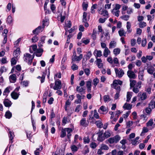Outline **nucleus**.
<instances>
[{
	"mask_svg": "<svg viewBox=\"0 0 155 155\" xmlns=\"http://www.w3.org/2000/svg\"><path fill=\"white\" fill-rule=\"evenodd\" d=\"M120 139V137L119 135H116L113 137L109 138L108 140V142L110 144L114 143H117Z\"/></svg>",
	"mask_w": 155,
	"mask_h": 155,
	"instance_id": "obj_1",
	"label": "nucleus"
},
{
	"mask_svg": "<svg viewBox=\"0 0 155 155\" xmlns=\"http://www.w3.org/2000/svg\"><path fill=\"white\" fill-rule=\"evenodd\" d=\"M61 80L59 79L57 80L55 82V85L53 87L54 90H58L61 88Z\"/></svg>",
	"mask_w": 155,
	"mask_h": 155,
	"instance_id": "obj_2",
	"label": "nucleus"
},
{
	"mask_svg": "<svg viewBox=\"0 0 155 155\" xmlns=\"http://www.w3.org/2000/svg\"><path fill=\"white\" fill-rule=\"evenodd\" d=\"M97 134H98V136L97 138L98 141L101 142L104 140V131L103 130H100Z\"/></svg>",
	"mask_w": 155,
	"mask_h": 155,
	"instance_id": "obj_3",
	"label": "nucleus"
},
{
	"mask_svg": "<svg viewBox=\"0 0 155 155\" xmlns=\"http://www.w3.org/2000/svg\"><path fill=\"white\" fill-rule=\"evenodd\" d=\"M115 71L116 75L119 78H121L124 74V72L122 69H121L119 70L117 68H115Z\"/></svg>",
	"mask_w": 155,
	"mask_h": 155,
	"instance_id": "obj_4",
	"label": "nucleus"
},
{
	"mask_svg": "<svg viewBox=\"0 0 155 155\" xmlns=\"http://www.w3.org/2000/svg\"><path fill=\"white\" fill-rule=\"evenodd\" d=\"M127 75L130 79H135L137 77L134 72L131 70H128L127 71Z\"/></svg>",
	"mask_w": 155,
	"mask_h": 155,
	"instance_id": "obj_5",
	"label": "nucleus"
},
{
	"mask_svg": "<svg viewBox=\"0 0 155 155\" xmlns=\"http://www.w3.org/2000/svg\"><path fill=\"white\" fill-rule=\"evenodd\" d=\"M31 58H33V57H31V55L29 53H26L24 54V60L26 62Z\"/></svg>",
	"mask_w": 155,
	"mask_h": 155,
	"instance_id": "obj_6",
	"label": "nucleus"
},
{
	"mask_svg": "<svg viewBox=\"0 0 155 155\" xmlns=\"http://www.w3.org/2000/svg\"><path fill=\"white\" fill-rule=\"evenodd\" d=\"M3 103L5 107H8L11 106L12 104L11 102L10 101L6 99L4 100Z\"/></svg>",
	"mask_w": 155,
	"mask_h": 155,
	"instance_id": "obj_7",
	"label": "nucleus"
},
{
	"mask_svg": "<svg viewBox=\"0 0 155 155\" xmlns=\"http://www.w3.org/2000/svg\"><path fill=\"white\" fill-rule=\"evenodd\" d=\"M85 89H84L83 87H81L80 86H77L76 87V91H77L80 93L81 94H84L85 93Z\"/></svg>",
	"mask_w": 155,
	"mask_h": 155,
	"instance_id": "obj_8",
	"label": "nucleus"
},
{
	"mask_svg": "<svg viewBox=\"0 0 155 155\" xmlns=\"http://www.w3.org/2000/svg\"><path fill=\"white\" fill-rule=\"evenodd\" d=\"M80 124L84 127H87L88 125V124L86 123V119L85 118H82L80 121Z\"/></svg>",
	"mask_w": 155,
	"mask_h": 155,
	"instance_id": "obj_9",
	"label": "nucleus"
},
{
	"mask_svg": "<svg viewBox=\"0 0 155 155\" xmlns=\"http://www.w3.org/2000/svg\"><path fill=\"white\" fill-rule=\"evenodd\" d=\"M66 132H67V137L68 139L70 138L71 135V133L72 131V130L71 128H65Z\"/></svg>",
	"mask_w": 155,
	"mask_h": 155,
	"instance_id": "obj_10",
	"label": "nucleus"
},
{
	"mask_svg": "<svg viewBox=\"0 0 155 155\" xmlns=\"http://www.w3.org/2000/svg\"><path fill=\"white\" fill-rule=\"evenodd\" d=\"M20 51L19 48H17L14 51L13 53V56L15 58H17L20 54Z\"/></svg>",
	"mask_w": 155,
	"mask_h": 155,
	"instance_id": "obj_11",
	"label": "nucleus"
},
{
	"mask_svg": "<svg viewBox=\"0 0 155 155\" xmlns=\"http://www.w3.org/2000/svg\"><path fill=\"white\" fill-rule=\"evenodd\" d=\"M94 54H96L97 57H100L102 55V52L101 50H95L94 53Z\"/></svg>",
	"mask_w": 155,
	"mask_h": 155,
	"instance_id": "obj_12",
	"label": "nucleus"
},
{
	"mask_svg": "<svg viewBox=\"0 0 155 155\" xmlns=\"http://www.w3.org/2000/svg\"><path fill=\"white\" fill-rule=\"evenodd\" d=\"M132 105L125 103L123 106V108L127 110H130L132 108Z\"/></svg>",
	"mask_w": 155,
	"mask_h": 155,
	"instance_id": "obj_13",
	"label": "nucleus"
},
{
	"mask_svg": "<svg viewBox=\"0 0 155 155\" xmlns=\"http://www.w3.org/2000/svg\"><path fill=\"white\" fill-rule=\"evenodd\" d=\"M116 42L115 41H111L109 45V48H115L116 45Z\"/></svg>",
	"mask_w": 155,
	"mask_h": 155,
	"instance_id": "obj_14",
	"label": "nucleus"
},
{
	"mask_svg": "<svg viewBox=\"0 0 155 155\" xmlns=\"http://www.w3.org/2000/svg\"><path fill=\"white\" fill-rule=\"evenodd\" d=\"M110 52V51L107 48H105L104 49L103 53V55L105 57H107L109 53Z\"/></svg>",
	"mask_w": 155,
	"mask_h": 155,
	"instance_id": "obj_15",
	"label": "nucleus"
},
{
	"mask_svg": "<svg viewBox=\"0 0 155 155\" xmlns=\"http://www.w3.org/2000/svg\"><path fill=\"white\" fill-rule=\"evenodd\" d=\"M155 71L154 68L153 67H150V68H148L147 70V71L148 73L150 74H152L153 73V72Z\"/></svg>",
	"mask_w": 155,
	"mask_h": 155,
	"instance_id": "obj_16",
	"label": "nucleus"
},
{
	"mask_svg": "<svg viewBox=\"0 0 155 155\" xmlns=\"http://www.w3.org/2000/svg\"><path fill=\"white\" fill-rule=\"evenodd\" d=\"M41 26H39L35 29L33 30V33L34 34H38L40 32V30L41 29Z\"/></svg>",
	"mask_w": 155,
	"mask_h": 155,
	"instance_id": "obj_17",
	"label": "nucleus"
},
{
	"mask_svg": "<svg viewBox=\"0 0 155 155\" xmlns=\"http://www.w3.org/2000/svg\"><path fill=\"white\" fill-rule=\"evenodd\" d=\"M83 57V55L82 54H80L79 56H77L76 58H73L72 60L73 61H80Z\"/></svg>",
	"mask_w": 155,
	"mask_h": 155,
	"instance_id": "obj_18",
	"label": "nucleus"
},
{
	"mask_svg": "<svg viewBox=\"0 0 155 155\" xmlns=\"http://www.w3.org/2000/svg\"><path fill=\"white\" fill-rule=\"evenodd\" d=\"M95 123L98 127L99 128H101L102 127L103 124L101 121L99 120L96 121L95 122Z\"/></svg>",
	"mask_w": 155,
	"mask_h": 155,
	"instance_id": "obj_19",
	"label": "nucleus"
},
{
	"mask_svg": "<svg viewBox=\"0 0 155 155\" xmlns=\"http://www.w3.org/2000/svg\"><path fill=\"white\" fill-rule=\"evenodd\" d=\"M130 88L134 87L136 84V81L134 80H132L131 79H130Z\"/></svg>",
	"mask_w": 155,
	"mask_h": 155,
	"instance_id": "obj_20",
	"label": "nucleus"
},
{
	"mask_svg": "<svg viewBox=\"0 0 155 155\" xmlns=\"http://www.w3.org/2000/svg\"><path fill=\"white\" fill-rule=\"evenodd\" d=\"M104 135L105 140V138L109 137L110 136L111 134L109 131L107 130L104 133Z\"/></svg>",
	"mask_w": 155,
	"mask_h": 155,
	"instance_id": "obj_21",
	"label": "nucleus"
},
{
	"mask_svg": "<svg viewBox=\"0 0 155 155\" xmlns=\"http://www.w3.org/2000/svg\"><path fill=\"white\" fill-rule=\"evenodd\" d=\"M11 96L14 99H17L18 97V94L14 92H13L11 94Z\"/></svg>",
	"mask_w": 155,
	"mask_h": 155,
	"instance_id": "obj_22",
	"label": "nucleus"
},
{
	"mask_svg": "<svg viewBox=\"0 0 155 155\" xmlns=\"http://www.w3.org/2000/svg\"><path fill=\"white\" fill-rule=\"evenodd\" d=\"M111 12L113 15H114L117 17H118L119 16L120 11L116 10L115 9H113L111 11Z\"/></svg>",
	"mask_w": 155,
	"mask_h": 155,
	"instance_id": "obj_23",
	"label": "nucleus"
},
{
	"mask_svg": "<svg viewBox=\"0 0 155 155\" xmlns=\"http://www.w3.org/2000/svg\"><path fill=\"white\" fill-rule=\"evenodd\" d=\"M71 102L69 101V99H68L66 102L64 108L65 111L68 110V107L71 105Z\"/></svg>",
	"mask_w": 155,
	"mask_h": 155,
	"instance_id": "obj_24",
	"label": "nucleus"
},
{
	"mask_svg": "<svg viewBox=\"0 0 155 155\" xmlns=\"http://www.w3.org/2000/svg\"><path fill=\"white\" fill-rule=\"evenodd\" d=\"M5 116L7 118H10L12 116V113L9 111L8 110L5 113Z\"/></svg>",
	"mask_w": 155,
	"mask_h": 155,
	"instance_id": "obj_25",
	"label": "nucleus"
},
{
	"mask_svg": "<svg viewBox=\"0 0 155 155\" xmlns=\"http://www.w3.org/2000/svg\"><path fill=\"white\" fill-rule=\"evenodd\" d=\"M120 50L118 48L114 49L113 50V53L115 55H117L120 54Z\"/></svg>",
	"mask_w": 155,
	"mask_h": 155,
	"instance_id": "obj_26",
	"label": "nucleus"
},
{
	"mask_svg": "<svg viewBox=\"0 0 155 155\" xmlns=\"http://www.w3.org/2000/svg\"><path fill=\"white\" fill-rule=\"evenodd\" d=\"M131 27V25L130 22L127 21V31L129 32H131V29H130V28Z\"/></svg>",
	"mask_w": 155,
	"mask_h": 155,
	"instance_id": "obj_27",
	"label": "nucleus"
},
{
	"mask_svg": "<svg viewBox=\"0 0 155 155\" xmlns=\"http://www.w3.org/2000/svg\"><path fill=\"white\" fill-rule=\"evenodd\" d=\"M8 131L9 133V137L10 138L11 140L12 141V140L13 139L15 136L13 132H12L11 131H10L9 129H8Z\"/></svg>",
	"mask_w": 155,
	"mask_h": 155,
	"instance_id": "obj_28",
	"label": "nucleus"
},
{
	"mask_svg": "<svg viewBox=\"0 0 155 155\" xmlns=\"http://www.w3.org/2000/svg\"><path fill=\"white\" fill-rule=\"evenodd\" d=\"M66 136V132L65 128L62 129L61 130V134L60 135V137L63 138L64 137Z\"/></svg>",
	"mask_w": 155,
	"mask_h": 155,
	"instance_id": "obj_29",
	"label": "nucleus"
},
{
	"mask_svg": "<svg viewBox=\"0 0 155 155\" xmlns=\"http://www.w3.org/2000/svg\"><path fill=\"white\" fill-rule=\"evenodd\" d=\"M139 26L141 28H143L147 25L146 23L144 21H141L139 23Z\"/></svg>",
	"mask_w": 155,
	"mask_h": 155,
	"instance_id": "obj_30",
	"label": "nucleus"
},
{
	"mask_svg": "<svg viewBox=\"0 0 155 155\" xmlns=\"http://www.w3.org/2000/svg\"><path fill=\"white\" fill-rule=\"evenodd\" d=\"M131 93L130 92H127V102H129L130 100L131 97Z\"/></svg>",
	"mask_w": 155,
	"mask_h": 155,
	"instance_id": "obj_31",
	"label": "nucleus"
},
{
	"mask_svg": "<svg viewBox=\"0 0 155 155\" xmlns=\"http://www.w3.org/2000/svg\"><path fill=\"white\" fill-rule=\"evenodd\" d=\"M153 119H151L146 123V125L147 127L151 126L153 124Z\"/></svg>",
	"mask_w": 155,
	"mask_h": 155,
	"instance_id": "obj_32",
	"label": "nucleus"
},
{
	"mask_svg": "<svg viewBox=\"0 0 155 155\" xmlns=\"http://www.w3.org/2000/svg\"><path fill=\"white\" fill-rule=\"evenodd\" d=\"M147 98L146 93L144 92L142 93L140 97V99L142 101L145 100Z\"/></svg>",
	"mask_w": 155,
	"mask_h": 155,
	"instance_id": "obj_33",
	"label": "nucleus"
},
{
	"mask_svg": "<svg viewBox=\"0 0 155 155\" xmlns=\"http://www.w3.org/2000/svg\"><path fill=\"white\" fill-rule=\"evenodd\" d=\"M101 148L102 150H107L109 149V147L107 145L104 144H102L101 145Z\"/></svg>",
	"mask_w": 155,
	"mask_h": 155,
	"instance_id": "obj_34",
	"label": "nucleus"
},
{
	"mask_svg": "<svg viewBox=\"0 0 155 155\" xmlns=\"http://www.w3.org/2000/svg\"><path fill=\"white\" fill-rule=\"evenodd\" d=\"M103 99L104 101L105 102L107 101H110V98L109 95H105L104 96Z\"/></svg>",
	"mask_w": 155,
	"mask_h": 155,
	"instance_id": "obj_35",
	"label": "nucleus"
},
{
	"mask_svg": "<svg viewBox=\"0 0 155 155\" xmlns=\"http://www.w3.org/2000/svg\"><path fill=\"white\" fill-rule=\"evenodd\" d=\"M9 79H11L13 81V82H15L16 80L15 75V74H13L11 75L9 77Z\"/></svg>",
	"mask_w": 155,
	"mask_h": 155,
	"instance_id": "obj_36",
	"label": "nucleus"
},
{
	"mask_svg": "<svg viewBox=\"0 0 155 155\" xmlns=\"http://www.w3.org/2000/svg\"><path fill=\"white\" fill-rule=\"evenodd\" d=\"M130 18V16L129 15H123L120 17V18L122 19L125 20L127 21Z\"/></svg>",
	"mask_w": 155,
	"mask_h": 155,
	"instance_id": "obj_37",
	"label": "nucleus"
},
{
	"mask_svg": "<svg viewBox=\"0 0 155 155\" xmlns=\"http://www.w3.org/2000/svg\"><path fill=\"white\" fill-rule=\"evenodd\" d=\"M118 33L119 35L121 37L123 36H125V35H124V29L122 28L120 29L118 31Z\"/></svg>",
	"mask_w": 155,
	"mask_h": 155,
	"instance_id": "obj_38",
	"label": "nucleus"
},
{
	"mask_svg": "<svg viewBox=\"0 0 155 155\" xmlns=\"http://www.w3.org/2000/svg\"><path fill=\"white\" fill-rule=\"evenodd\" d=\"M87 13L86 12H84L83 14V22H86L87 21Z\"/></svg>",
	"mask_w": 155,
	"mask_h": 155,
	"instance_id": "obj_39",
	"label": "nucleus"
},
{
	"mask_svg": "<svg viewBox=\"0 0 155 155\" xmlns=\"http://www.w3.org/2000/svg\"><path fill=\"white\" fill-rule=\"evenodd\" d=\"M84 143H88L90 142V139L88 137H84L83 138Z\"/></svg>",
	"mask_w": 155,
	"mask_h": 155,
	"instance_id": "obj_40",
	"label": "nucleus"
},
{
	"mask_svg": "<svg viewBox=\"0 0 155 155\" xmlns=\"http://www.w3.org/2000/svg\"><path fill=\"white\" fill-rule=\"evenodd\" d=\"M71 149L72 151L74 152H75L77 151L78 149L77 147L75 145H73L71 146Z\"/></svg>",
	"mask_w": 155,
	"mask_h": 155,
	"instance_id": "obj_41",
	"label": "nucleus"
},
{
	"mask_svg": "<svg viewBox=\"0 0 155 155\" xmlns=\"http://www.w3.org/2000/svg\"><path fill=\"white\" fill-rule=\"evenodd\" d=\"M97 6V5L96 4H95L92 5L91 7V13L92 14H94L95 12V11L94 9L96 8V6Z\"/></svg>",
	"mask_w": 155,
	"mask_h": 155,
	"instance_id": "obj_42",
	"label": "nucleus"
},
{
	"mask_svg": "<svg viewBox=\"0 0 155 155\" xmlns=\"http://www.w3.org/2000/svg\"><path fill=\"white\" fill-rule=\"evenodd\" d=\"M94 117L97 119H99V114L97 112V111L96 110H94Z\"/></svg>",
	"mask_w": 155,
	"mask_h": 155,
	"instance_id": "obj_43",
	"label": "nucleus"
},
{
	"mask_svg": "<svg viewBox=\"0 0 155 155\" xmlns=\"http://www.w3.org/2000/svg\"><path fill=\"white\" fill-rule=\"evenodd\" d=\"M99 80L98 78H95L93 80L94 85V86H96L97 84L99 83Z\"/></svg>",
	"mask_w": 155,
	"mask_h": 155,
	"instance_id": "obj_44",
	"label": "nucleus"
},
{
	"mask_svg": "<svg viewBox=\"0 0 155 155\" xmlns=\"http://www.w3.org/2000/svg\"><path fill=\"white\" fill-rule=\"evenodd\" d=\"M10 92V91L9 90V88L8 87H7L6 88L3 93V94L4 95H6L7 94H8Z\"/></svg>",
	"mask_w": 155,
	"mask_h": 155,
	"instance_id": "obj_45",
	"label": "nucleus"
},
{
	"mask_svg": "<svg viewBox=\"0 0 155 155\" xmlns=\"http://www.w3.org/2000/svg\"><path fill=\"white\" fill-rule=\"evenodd\" d=\"M92 55V54L91 53V52L90 51L88 52L87 54L86 55V61L89 59L90 58H91V56Z\"/></svg>",
	"mask_w": 155,
	"mask_h": 155,
	"instance_id": "obj_46",
	"label": "nucleus"
},
{
	"mask_svg": "<svg viewBox=\"0 0 155 155\" xmlns=\"http://www.w3.org/2000/svg\"><path fill=\"white\" fill-rule=\"evenodd\" d=\"M97 147L96 143L94 142H92L90 144V147L92 149L95 148Z\"/></svg>",
	"mask_w": 155,
	"mask_h": 155,
	"instance_id": "obj_47",
	"label": "nucleus"
},
{
	"mask_svg": "<svg viewBox=\"0 0 155 155\" xmlns=\"http://www.w3.org/2000/svg\"><path fill=\"white\" fill-rule=\"evenodd\" d=\"M142 84V82L140 81H139L138 82V83L135 85V86L134 87H136L137 88H138V89L140 88L141 87V84Z\"/></svg>",
	"mask_w": 155,
	"mask_h": 155,
	"instance_id": "obj_48",
	"label": "nucleus"
},
{
	"mask_svg": "<svg viewBox=\"0 0 155 155\" xmlns=\"http://www.w3.org/2000/svg\"><path fill=\"white\" fill-rule=\"evenodd\" d=\"M101 14L103 15L104 16H106L108 15V13L106 10H103L102 11Z\"/></svg>",
	"mask_w": 155,
	"mask_h": 155,
	"instance_id": "obj_49",
	"label": "nucleus"
},
{
	"mask_svg": "<svg viewBox=\"0 0 155 155\" xmlns=\"http://www.w3.org/2000/svg\"><path fill=\"white\" fill-rule=\"evenodd\" d=\"M117 82V80H114L113 81V84H111L112 87H114V88H116V87L118 85Z\"/></svg>",
	"mask_w": 155,
	"mask_h": 155,
	"instance_id": "obj_50",
	"label": "nucleus"
},
{
	"mask_svg": "<svg viewBox=\"0 0 155 155\" xmlns=\"http://www.w3.org/2000/svg\"><path fill=\"white\" fill-rule=\"evenodd\" d=\"M85 73L87 76H88L90 73V70L88 68H85L84 70Z\"/></svg>",
	"mask_w": 155,
	"mask_h": 155,
	"instance_id": "obj_51",
	"label": "nucleus"
},
{
	"mask_svg": "<svg viewBox=\"0 0 155 155\" xmlns=\"http://www.w3.org/2000/svg\"><path fill=\"white\" fill-rule=\"evenodd\" d=\"M81 107V105H77L75 110V111L77 112H79Z\"/></svg>",
	"mask_w": 155,
	"mask_h": 155,
	"instance_id": "obj_52",
	"label": "nucleus"
},
{
	"mask_svg": "<svg viewBox=\"0 0 155 155\" xmlns=\"http://www.w3.org/2000/svg\"><path fill=\"white\" fill-rule=\"evenodd\" d=\"M45 76V73H43V74L41 77V83H43L44 82Z\"/></svg>",
	"mask_w": 155,
	"mask_h": 155,
	"instance_id": "obj_53",
	"label": "nucleus"
},
{
	"mask_svg": "<svg viewBox=\"0 0 155 155\" xmlns=\"http://www.w3.org/2000/svg\"><path fill=\"white\" fill-rule=\"evenodd\" d=\"M71 68L73 71L76 70L78 69V66L75 64H73Z\"/></svg>",
	"mask_w": 155,
	"mask_h": 155,
	"instance_id": "obj_54",
	"label": "nucleus"
},
{
	"mask_svg": "<svg viewBox=\"0 0 155 155\" xmlns=\"http://www.w3.org/2000/svg\"><path fill=\"white\" fill-rule=\"evenodd\" d=\"M82 6L83 10L84 11H86L88 6V4H85L84 2Z\"/></svg>",
	"mask_w": 155,
	"mask_h": 155,
	"instance_id": "obj_55",
	"label": "nucleus"
},
{
	"mask_svg": "<svg viewBox=\"0 0 155 155\" xmlns=\"http://www.w3.org/2000/svg\"><path fill=\"white\" fill-rule=\"evenodd\" d=\"M147 43V39L146 38H144L143 39L142 41V46L143 47H144Z\"/></svg>",
	"mask_w": 155,
	"mask_h": 155,
	"instance_id": "obj_56",
	"label": "nucleus"
},
{
	"mask_svg": "<svg viewBox=\"0 0 155 155\" xmlns=\"http://www.w3.org/2000/svg\"><path fill=\"white\" fill-rule=\"evenodd\" d=\"M153 105V107H152V109L155 108V101L153 102L152 101H151L148 104L149 107H150V106H152Z\"/></svg>",
	"mask_w": 155,
	"mask_h": 155,
	"instance_id": "obj_57",
	"label": "nucleus"
},
{
	"mask_svg": "<svg viewBox=\"0 0 155 155\" xmlns=\"http://www.w3.org/2000/svg\"><path fill=\"white\" fill-rule=\"evenodd\" d=\"M76 97L78 99L81 100V99H84L85 97V96L84 95L81 96L79 94H77L76 95Z\"/></svg>",
	"mask_w": 155,
	"mask_h": 155,
	"instance_id": "obj_58",
	"label": "nucleus"
},
{
	"mask_svg": "<svg viewBox=\"0 0 155 155\" xmlns=\"http://www.w3.org/2000/svg\"><path fill=\"white\" fill-rule=\"evenodd\" d=\"M32 41L33 42H36L38 40V38L37 36H35L32 38Z\"/></svg>",
	"mask_w": 155,
	"mask_h": 155,
	"instance_id": "obj_59",
	"label": "nucleus"
},
{
	"mask_svg": "<svg viewBox=\"0 0 155 155\" xmlns=\"http://www.w3.org/2000/svg\"><path fill=\"white\" fill-rule=\"evenodd\" d=\"M11 63L12 65H14L16 63V61L14 58H12L11 59Z\"/></svg>",
	"mask_w": 155,
	"mask_h": 155,
	"instance_id": "obj_60",
	"label": "nucleus"
},
{
	"mask_svg": "<svg viewBox=\"0 0 155 155\" xmlns=\"http://www.w3.org/2000/svg\"><path fill=\"white\" fill-rule=\"evenodd\" d=\"M7 21L9 24H10L12 22V19L11 16H9L8 17Z\"/></svg>",
	"mask_w": 155,
	"mask_h": 155,
	"instance_id": "obj_61",
	"label": "nucleus"
},
{
	"mask_svg": "<svg viewBox=\"0 0 155 155\" xmlns=\"http://www.w3.org/2000/svg\"><path fill=\"white\" fill-rule=\"evenodd\" d=\"M146 112L147 114H150V113L151 111V109L150 108L147 107L145 109Z\"/></svg>",
	"mask_w": 155,
	"mask_h": 155,
	"instance_id": "obj_62",
	"label": "nucleus"
},
{
	"mask_svg": "<svg viewBox=\"0 0 155 155\" xmlns=\"http://www.w3.org/2000/svg\"><path fill=\"white\" fill-rule=\"evenodd\" d=\"M133 91L135 93H137L139 92V89L136 87H133Z\"/></svg>",
	"mask_w": 155,
	"mask_h": 155,
	"instance_id": "obj_63",
	"label": "nucleus"
},
{
	"mask_svg": "<svg viewBox=\"0 0 155 155\" xmlns=\"http://www.w3.org/2000/svg\"><path fill=\"white\" fill-rule=\"evenodd\" d=\"M0 71L1 73H2L6 71H7V69L4 66H3L1 68Z\"/></svg>",
	"mask_w": 155,
	"mask_h": 155,
	"instance_id": "obj_64",
	"label": "nucleus"
}]
</instances>
